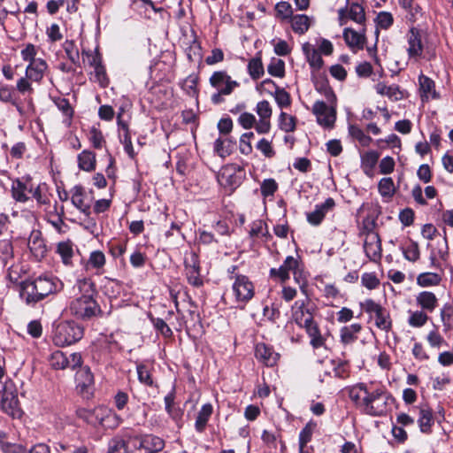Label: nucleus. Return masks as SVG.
Segmentation results:
<instances>
[{"instance_id": "obj_41", "label": "nucleus", "mask_w": 453, "mask_h": 453, "mask_svg": "<svg viewBox=\"0 0 453 453\" xmlns=\"http://www.w3.org/2000/svg\"><path fill=\"white\" fill-rule=\"evenodd\" d=\"M296 119L294 116L288 115L284 111H281L279 118L280 128L286 132L291 133L296 130Z\"/></svg>"}, {"instance_id": "obj_42", "label": "nucleus", "mask_w": 453, "mask_h": 453, "mask_svg": "<svg viewBox=\"0 0 453 453\" xmlns=\"http://www.w3.org/2000/svg\"><path fill=\"white\" fill-rule=\"evenodd\" d=\"M403 257L410 262H416L419 259L420 252L418 242L410 241V243L401 248Z\"/></svg>"}, {"instance_id": "obj_6", "label": "nucleus", "mask_w": 453, "mask_h": 453, "mask_svg": "<svg viewBox=\"0 0 453 453\" xmlns=\"http://www.w3.org/2000/svg\"><path fill=\"white\" fill-rule=\"evenodd\" d=\"M50 365L56 370H64L66 368L75 369L82 364L81 355L80 353H72L67 357L63 351H54L49 358Z\"/></svg>"}, {"instance_id": "obj_4", "label": "nucleus", "mask_w": 453, "mask_h": 453, "mask_svg": "<svg viewBox=\"0 0 453 453\" xmlns=\"http://www.w3.org/2000/svg\"><path fill=\"white\" fill-rule=\"evenodd\" d=\"M83 327L74 321H62L53 331L52 341L56 346L65 347L79 342L83 337Z\"/></svg>"}, {"instance_id": "obj_58", "label": "nucleus", "mask_w": 453, "mask_h": 453, "mask_svg": "<svg viewBox=\"0 0 453 453\" xmlns=\"http://www.w3.org/2000/svg\"><path fill=\"white\" fill-rule=\"evenodd\" d=\"M127 445L121 438H113L109 442L108 453H126Z\"/></svg>"}, {"instance_id": "obj_25", "label": "nucleus", "mask_w": 453, "mask_h": 453, "mask_svg": "<svg viewBox=\"0 0 453 453\" xmlns=\"http://www.w3.org/2000/svg\"><path fill=\"white\" fill-rule=\"evenodd\" d=\"M417 304L424 311L433 312L438 305L436 296L430 291H422L416 296Z\"/></svg>"}, {"instance_id": "obj_16", "label": "nucleus", "mask_w": 453, "mask_h": 453, "mask_svg": "<svg viewBox=\"0 0 453 453\" xmlns=\"http://www.w3.org/2000/svg\"><path fill=\"white\" fill-rule=\"evenodd\" d=\"M185 268L188 283L196 288L203 286V281L200 276V263L196 253H191L190 257L185 260Z\"/></svg>"}, {"instance_id": "obj_18", "label": "nucleus", "mask_w": 453, "mask_h": 453, "mask_svg": "<svg viewBox=\"0 0 453 453\" xmlns=\"http://www.w3.org/2000/svg\"><path fill=\"white\" fill-rule=\"evenodd\" d=\"M297 267V259L292 256H288L284 263L278 269L272 268L270 270V276L273 278H278L281 282H285L289 279V273L293 272L296 273Z\"/></svg>"}, {"instance_id": "obj_64", "label": "nucleus", "mask_w": 453, "mask_h": 453, "mask_svg": "<svg viewBox=\"0 0 453 453\" xmlns=\"http://www.w3.org/2000/svg\"><path fill=\"white\" fill-rule=\"evenodd\" d=\"M380 173L381 174H389L394 171L395 168V161L391 157H383L379 165Z\"/></svg>"}, {"instance_id": "obj_3", "label": "nucleus", "mask_w": 453, "mask_h": 453, "mask_svg": "<svg viewBox=\"0 0 453 453\" xmlns=\"http://www.w3.org/2000/svg\"><path fill=\"white\" fill-rule=\"evenodd\" d=\"M57 279L48 276H39L34 280H25L20 283L19 296L28 305H34L50 294L59 290Z\"/></svg>"}, {"instance_id": "obj_38", "label": "nucleus", "mask_w": 453, "mask_h": 453, "mask_svg": "<svg viewBox=\"0 0 453 453\" xmlns=\"http://www.w3.org/2000/svg\"><path fill=\"white\" fill-rule=\"evenodd\" d=\"M378 189L380 196L384 198H391L395 192V188L392 178H382L378 184Z\"/></svg>"}, {"instance_id": "obj_15", "label": "nucleus", "mask_w": 453, "mask_h": 453, "mask_svg": "<svg viewBox=\"0 0 453 453\" xmlns=\"http://www.w3.org/2000/svg\"><path fill=\"white\" fill-rule=\"evenodd\" d=\"M255 357L258 362L268 367H273L277 364L280 354L272 346L258 342L255 347Z\"/></svg>"}, {"instance_id": "obj_1", "label": "nucleus", "mask_w": 453, "mask_h": 453, "mask_svg": "<svg viewBox=\"0 0 453 453\" xmlns=\"http://www.w3.org/2000/svg\"><path fill=\"white\" fill-rule=\"evenodd\" d=\"M349 397L364 413L372 417L386 415L389 405L395 401L384 386L374 383H357L349 389Z\"/></svg>"}, {"instance_id": "obj_9", "label": "nucleus", "mask_w": 453, "mask_h": 453, "mask_svg": "<svg viewBox=\"0 0 453 453\" xmlns=\"http://www.w3.org/2000/svg\"><path fill=\"white\" fill-rule=\"evenodd\" d=\"M242 172L241 167L234 165L223 167L218 175V181L229 192H233L242 183Z\"/></svg>"}, {"instance_id": "obj_30", "label": "nucleus", "mask_w": 453, "mask_h": 453, "mask_svg": "<svg viewBox=\"0 0 453 453\" xmlns=\"http://www.w3.org/2000/svg\"><path fill=\"white\" fill-rule=\"evenodd\" d=\"M418 423L422 433H430L431 427L434 425V416L432 410L429 408H421L419 411V418L418 419Z\"/></svg>"}, {"instance_id": "obj_11", "label": "nucleus", "mask_w": 453, "mask_h": 453, "mask_svg": "<svg viewBox=\"0 0 453 453\" xmlns=\"http://www.w3.org/2000/svg\"><path fill=\"white\" fill-rule=\"evenodd\" d=\"M233 291L236 301L242 303L249 302L254 296L253 283L245 275H236L233 283Z\"/></svg>"}, {"instance_id": "obj_17", "label": "nucleus", "mask_w": 453, "mask_h": 453, "mask_svg": "<svg viewBox=\"0 0 453 453\" xmlns=\"http://www.w3.org/2000/svg\"><path fill=\"white\" fill-rule=\"evenodd\" d=\"M335 202L332 197H328L323 203L316 204L313 211L307 214V221L312 226H319L323 221L326 215L333 211Z\"/></svg>"}, {"instance_id": "obj_28", "label": "nucleus", "mask_w": 453, "mask_h": 453, "mask_svg": "<svg viewBox=\"0 0 453 453\" xmlns=\"http://www.w3.org/2000/svg\"><path fill=\"white\" fill-rule=\"evenodd\" d=\"M375 90L378 94L381 96H388L390 100L398 101L403 99V94L400 90L397 85H390L387 86L383 82H379L375 86Z\"/></svg>"}, {"instance_id": "obj_59", "label": "nucleus", "mask_w": 453, "mask_h": 453, "mask_svg": "<svg viewBox=\"0 0 453 453\" xmlns=\"http://www.w3.org/2000/svg\"><path fill=\"white\" fill-rule=\"evenodd\" d=\"M256 112L260 119H270L272 116V108L268 101L263 100L257 103Z\"/></svg>"}, {"instance_id": "obj_29", "label": "nucleus", "mask_w": 453, "mask_h": 453, "mask_svg": "<svg viewBox=\"0 0 453 453\" xmlns=\"http://www.w3.org/2000/svg\"><path fill=\"white\" fill-rule=\"evenodd\" d=\"M105 256L102 251L95 250L90 253V256L86 263V270H96V274H102L103 268L105 265Z\"/></svg>"}, {"instance_id": "obj_27", "label": "nucleus", "mask_w": 453, "mask_h": 453, "mask_svg": "<svg viewBox=\"0 0 453 453\" xmlns=\"http://www.w3.org/2000/svg\"><path fill=\"white\" fill-rule=\"evenodd\" d=\"M212 411L213 407L211 403H205L201 407L195 423V428L198 433H203L205 430Z\"/></svg>"}, {"instance_id": "obj_35", "label": "nucleus", "mask_w": 453, "mask_h": 453, "mask_svg": "<svg viewBox=\"0 0 453 453\" xmlns=\"http://www.w3.org/2000/svg\"><path fill=\"white\" fill-rule=\"evenodd\" d=\"M234 143L227 138H218L214 142V151L221 157H226L232 153Z\"/></svg>"}, {"instance_id": "obj_5", "label": "nucleus", "mask_w": 453, "mask_h": 453, "mask_svg": "<svg viewBox=\"0 0 453 453\" xmlns=\"http://www.w3.org/2000/svg\"><path fill=\"white\" fill-rule=\"evenodd\" d=\"M325 96L331 104V106H328L323 101H317L312 106V112L315 114L317 121L320 126L332 128L336 120V110L334 105L336 102V96L331 88H327L325 91Z\"/></svg>"}, {"instance_id": "obj_54", "label": "nucleus", "mask_w": 453, "mask_h": 453, "mask_svg": "<svg viewBox=\"0 0 453 453\" xmlns=\"http://www.w3.org/2000/svg\"><path fill=\"white\" fill-rule=\"evenodd\" d=\"M151 322L155 329L159 332L165 338H170L173 335V331L169 326L160 318H152Z\"/></svg>"}, {"instance_id": "obj_62", "label": "nucleus", "mask_w": 453, "mask_h": 453, "mask_svg": "<svg viewBox=\"0 0 453 453\" xmlns=\"http://www.w3.org/2000/svg\"><path fill=\"white\" fill-rule=\"evenodd\" d=\"M96 81H97L102 88H106L109 85V79L104 65H97L94 69Z\"/></svg>"}, {"instance_id": "obj_39", "label": "nucleus", "mask_w": 453, "mask_h": 453, "mask_svg": "<svg viewBox=\"0 0 453 453\" xmlns=\"http://www.w3.org/2000/svg\"><path fill=\"white\" fill-rule=\"evenodd\" d=\"M248 73L252 80L257 81L264 75L261 58H253L248 63Z\"/></svg>"}, {"instance_id": "obj_44", "label": "nucleus", "mask_w": 453, "mask_h": 453, "mask_svg": "<svg viewBox=\"0 0 453 453\" xmlns=\"http://www.w3.org/2000/svg\"><path fill=\"white\" fill-rule=\"evenodd\" d=\"M410 317L408 319V324L412 327H421L426 324L428 316L423 311H410Z\"/></svg>"}, {"instance_id": "obj_55", "label": "nucleus", "mask_w": 453, "mask_h": 453, "mask_svg": "<svg viewBox=\"0 0 453 453\" xmlns=\"http://www.w3.org/2000/svg\"><path fill=\"white\" fill-rule=\"evenodd\" d=\"M303 327L305 328L308 335L311 338L320 334L318 325L314 322L311 314H308L303 321Z\"/></svg>"}, {"instance_id": "obj_40", "label": "nucleus", "mask_w": 453, "mask_h": 453, "mask_svg": "<svg viewBox=\"0 0 453 453\" xmlns=\"http://www.w3.org/2000/svg\"><path fill=\"white\" fill-rule=\"evenodd\" d=\"M4 433L0 432V449L3 453H25L26 448L19 443H14L4 439Z\"/></svg>"}, {"instance_id": "obj_13", "label": "nucleus", "mask_w": 453, "mask_h": 453, "mask_svg": "<svg viewBox=\"0 0 453 453\" xmlns=\"http://www.w3.org/2000/svg\"><path fill=\"white\" fill-rule=\"evenodd\" d=\"M2 410L12 417L19 415L18 395L15 390L11 389L7 384L3 387V393L0 400Z\"/></svg>"}, {"instance_id": "obj_61", "label": "nucleus", "mask_w": 453, "mask_h": 453, "mask_svg": "<svg viewBox=\"0 0 453 453\" xmlns=\"http://www.w3.org/2000/svg\"><path fill=\"white\" fill-rule=\"evenodd\" d=\"M256 147L266 157L271 158L275 155V151L272 147L271 142L266 140L265 138L261 139L257 142Z\"/></svg>"}, {"instance_id": "obj_8", "label": "nucleus", "mask_w": 453, "mask_h": 453, "mask_svg": "<svg viewBox=\"0 0 453 453\" xmlns=\"http://www.w3.org/2000/svg\"><path fill=\"white\" fill-rule=\"evenodd\" d=\"M363 234L365 238L364 242V250L371 261L378 262L381 258V241L379 234L372 229L365 227Z\"/></svg>"}, {"instance_id": "obj_10", "label": "nucleus", "mask_w": 453, "mask_h": 453, "mask_svg": "<svg viewBox=\"0 0 453 453\" xmlns=\"http://www.w3.org/2000/svg\"><path fill=\"white\" fill-rule=\"evenodd\" d=\"M210 84L220 93L224 95H230L235 88L240 86V83L226 73V71H216L210 77Z\"/></svg>"}, {"instance_id": "obj_47", "label": "nucleus", "mask_w": 453, "mask_h": 453, "mask_svg": "<svg viewBox=\"0 0 453 453\" xmlns=\"http://www.w3.org/2000/svg\"><path fill=\"white\" fill-rule=\"evenodd\" d=\"M440 281L441 277L434 273H424L418 277V284L421 287L435 286L438 285Z\"/></svg>"}, {"instance_id": "obj_48", "label": "nucleus", "mask_w": 453, "mask_h": 453, "mask_svg": "<svg viewBox=\"0 0 453 453\" xmlns=\"http://www.w3.org/2000/svg\"><path fill=\"white\" fill-rule=\"evenodd\" d=\"M260 190L262 196L265 197L273 196L278 190V183L273 178L265 179L260 185Z\"/></svg>"}, {"instance_id": "obj_7", "label": "nucleus", "mask_w": 453, "mask_h": 453, "mask_svg": "<svg viewBox=\"0 0 453 453\" xmlns=\"http://www.w3.org/2000/svg\"><path fill=\"white\" fill-rule=\"evenodd\" d=\"M76 389L86 399L94 394V375L88 366L81 367L75 375Z\"/></svg>"}, {"instance_id": "obj_49", "label": "nucleus", "mask_w": 453, "mask_h": 453, "mask_svg": "<svg viewBox=\"0 0 453 453\" xmlns=\"http://www.w3.org/2000/svg\"><path fill=\"white\" fill-rule=\"evenodd\" d=\"M0 101L16 104L15 88L7 84H0Z\"/></svg>"}, {"instance_id": "obj_2", "label": "nucleus", "mask_w": 453, "mask_h": 453, "mask_svg": "<svg viewBox=\"0 0 453 453\" xmlns=\"http://www.w3.org/2000/svg\"><path fill=\"white\" fill-rule=\"evenodd\" d=\"M73 290L78 291L80 296L75 297L69 303V311L72 315L77 319L86 320L101 312V308L94 298L95 284L90 279L77 280Z\"/></svg>"}, {"instance_id": "obj_46", "label": "nucleus", "mask_w": 453, "mask_h": 453, "mask_svg": "<svg viewBox=\"0 0 453 453\" xmlns=\"http://www.w3.org/2000/svg\"><path fill=\"white\" fill-rule=\"evenodd\" d=\"M138 380L141 383L148 387H152L154 381L151 377V372L149 367L143 364H139L136 366Z\"/></svg>"}, {"instance_id": "obj_60", "label": "nucleus", "mask_w": 453, "mask_h": 453, "mask_svg": "<svg viewBox=\"0 0 453 453\" xmlns=\"http://www.w3.org/2000/svg\"><path fill=\"white\" fill-rule=\"evenodd\" d=\"M361 282H362V285L365 286L368 289H374L380 284L379 279L373 273H364L361 277Z\"/></svg>"}, {"instance_id": "obj_12", "label": "nucleus", "mask_w": 453, "mask_h": 453, "mask_svg": "<svg viewBox=\"0 0 453 453\" xmlns=\"http://www.w3.org/2000/svg\"><path fill=\"white\" fill-rule=\"evenodd\" d=\"M108 410L103 406H97L94 409L78 407L75 411L78 418L93 426L103 424L104 418L108 417Z\"/></svg>"}, {"instance_id": "obj_45", "label": "nucleus", "mask_w": 453, "mask_h": 453, "mask_svg": "<svg viewBox=\"0 0 453 453\" xmlns=\"http://www.w3.org/2000/svg\"><path fill=\"white\" fill-rule=\"evenodd\" d=\"M349 18L358 24L364 23L365 20L364 7L357 3H351L349 10Z\"/></svg>"}, {"instance_id": "obj_57", "label": "nucleus", "mask_w": 453, "mask_h": 453, "mask_svg": "<svg viewBox=\"0 0 453 453\" xmlns=\"http://www.w3.org/2000/svg\"><path fill=\"white\" fill-rule=\"evenodd\" d=\"M274 98L277 104L280 108L288 107L290 105V96L284 88H276L274 92Z\"/></svg>"}, {"instance_id": "obj_63", "label": "nucleus", "mask_w": 453, "mask_h": 453, "mask_svg": "<svg viewBox=\"0 0 453 453\" xmlns=\"http://www.w3.org/2000/svg\"><path fill=\"white\" fill-rule=\"evenodd\" d=\"M238 123L245 129H250L256 124V117L250 112H243L238 118Z\"/></svg>"}, {"instance_id": "obj_23", "label": "nucleus", "mask_w": 453, "mask_h": 453, "mask_svg": "<svg viewBox=\"0 0 453 453\" xmlns=\"http://www.w3.org/2000/svg\"><path fill=\"white\" fill-rule=\"evenodd\" d=\"M302 49L311 67L315 70H319L324 64L319 51L310 42L303 43Z\"/></svg>"}, {"instance_id": "obj_21", "label": "nucleus", "mask_w": 453, "mask_h": 453, "mask_svg": "<svg viewBox=\"0 0 453 453\" xmlns=\"http://www.w3.org/2000/svg\"><path fill=\"white\" fill-rule=\"evenodd\" d=\"M408 44L407 51L410 58H418L422 55L423 44L418 30L415 28L410 30L408 34Z\"/></svg>"}, {"instance_id": "obj_53", "label": "nucleus", "mask_w": 453, "mask_h": 453, "mask_svg": "<svg viewBox=\"0 0 453 453\" xmlns=\"http://www.w3.org/2000/svg\"><path fill=\"white\" fill-rule=\"evenodd\" d=\"M275 11H276V16L282 19H287L293 17L292 16V13H293L292 6L288 2L282 1V2L278 3L275 6Z\"/></svg>"}, {"instance_id": "obj_14", "label": "nucleus", "mask_w": 453, "mask_h": 453, "mask_svg": "<svg viewBox=\"0 0 453 453\" xmlns=\"http://www.w3.org/2000/svg\"><path fill=\"white\" fill-rule=\"evenodd\" d=\"M70 193L73 205L88 217L90 215L91 199L88 197L84 188L76 185L71 189Z\"/></svg>"}, {"instance_id": "obj_33", "label": "nucleus", "mask_w": 453, "mask_h": 453, "mask_svg": "<svg viewBox=\"0 0 453 453\" xmlns=\"http://www.w3.org/2000/svg\"><path fill=\"white\" fill-rule=\"evenodd\" d=\"M418 83L422 97L428 98L429 96H432L434 98L436 97L435 84L432 79L424 74H420Z\"/></svg>"}, {"instance_id": "obj_34", "label": "nucleus", "mask_w": 453, "mask_h": 453, "mask_svg": "<svg viewBox=\"0 0 453 453\" xmlns=\"http://www.w3.org/2000/svg\"><path fill=\"white\" fill-rule=\"evenodd\" d=\"M375 325L380 330L388 332L392 328V321L389 312L382 307L375 313Z\"/></svg>"}, {"instance_id": "obj_43", "label": "nucleus", "mask_w": 453, "mask_h": 453, "mask_svg": "<svg viewBox=\"0 0 453 453\" xmlns=\"http://www.w3.org/2000/svg\"><path fill=\"white\" fill-rule=\"evenodd\" d=\"M13 258V247L12 242L7 239L0 240V260L4 265H7Z\"/></svg>"}, {"instance_id": "obj_22", "label": "nucleus", "mask_w": 453, "mask_h": 453, "mask_svg": "<svg viewBox=\"0 0 453 453\" xmlns=\"http://www.w3.org/2000/svg\"><path fill=\"white\" fill-rule=\"evenodd\" d=\"M346 44L351 49L363 50L365 43V36L352 28L346 27L342 34Z\"/></svg>"}, {"instance_id": "obj_26", "label": "nucleus", "mask_w": 453, "mask_h": 453, "mask_svg": "<svg viewBox=\"0 0 453 453\" xmlns=\"http://www.w3.org/2000/svg\"><path fill=\"white\" fill-rule=\"evenodd\" d=\"M362 326L358 323L350 326H345L340 330V338L342 343L347 345L355 342L357 340V334L361 331Z\"/></svg>"}, {"instance_id": "obj_56", "label": "nucleus", "mask_w": 453, "mask_h": 453, "mask_svg": "<svg viewBox=\"0 0 453 453\" xmlns=\"http://www.w3.org/2000/svg\"><path fill=\"white\" fill-rule=\"evenodd\" d=\"M394 22L393 15L388 12H380L376 18L377 26L381 29L389 28Z\"/></svg>"}, {"instance_id": "obj_20", "label": "nucleus", "mask_w": 453, "mask_h": 453, "mask_svg": "<svg viewBox=\"0 0 453 453\" xmlns=\"http://www.w3.org/2000/svg\"><path fill=\"white\" fill-rule=\"evenodd\" d=\"M48 68V65L45 60L42 58H36L33 60L27 65L26 69V76L27 79L39 82L43 78V74Z\"/></svg>"}, {"instance_id": "obj_37", "label": "nucleus", "mask_w": 453, "mask_h": 453, "mask_svg": "<svg viewBox=\"0 0 453 453\" xmlns=\"http://www.w3.org/2000/svg\"><path fill=\"white\" fill-rule=\"evenodd\" d=\"M64 50L66 54L67 58L71 61V63L80 67V55L79 50L73 41L66 40L63 44Z\"/></svg>"}, {"instance_id": "obj_31", "label": "nucleus", "mask_w": 453, "mask_h": 453, "mask_svg": "<svg viewBox=\"0 0 453 453\" xmlns=\"http://www.w3.org/2000/svg\"><path fill=\"white\" fill-rule=\"evenodd\" d=\"M78 165L81 170L91 172L96 167V155L88 150H83L78 155Z\"/></svg>"}, {"instance_id": "obj_52", "label": "nucleus", "mask_w": 453, "mask_h": 453, "mask_svg": "<svg viewBox=\"0 0 453 453\" xmlns=\"http://www.w3.org/2000/svg\"><path fill=\"white\" fill-rule=\"evenodd\" d=\"M57 251L60 255L65 265H69L71 263L73 251L72 246L68 242L58 243Z\"/></svg>"}, {"instance_id": "obj_32", "label": "nucleus", "mask_w": 453, "mask_h": 453, "mask_svg": "<svg viewBox=\"0 0 453 453\" xmlns=\"http://www.w3.org/2000/svg\"><path fill=\"white\" fill-rule=\"evenodd\" d=\"M311 26V19L307 15L298 14L291 18V27L295 33L303 35Z\"/></svg>"}, {"instance_id": "obj_24", "label": "nucleus", "mask_w": 453, "mask_h": 453, "mask_svg": "<svg viewBox=\"0 0 453 453\" xmlns=\"http://www.w3.org/2000/svg\"><path fill=\"white\" fill-rule=\"evenodd\" d=\"M33 191V185L31 183L22 182L19 180L13 182L12 187V197L20 203H25L29 199L27 194Z\"/></svg>"}, {"instance_id": "obj_51", "label": "nucleus", "mask_w": 453, "mask_h": 453, "mask_svg": "<svg viewBox=\"0 0 453 453\" xmlns=\"http://www.w3.org/2000/svg\"><path fill=\"white\" fill-rule=\"evenodd\" d=\"M304 302L296 301L293 308L296 310L293 313V318L295 321L302 327H303L304 319L308 314H311L308 310L304 309Z\"/></svg>"}, {"instance_id": "obj_19", "label": "nucleus", "mask_w": 453, "mask_h": 453, "mask_svg": "<svg viewBox=\"0 0 453 453\" xmlns=\"http://www.w3.org/2000/svg\"><path fill=\"white\" fill-rule=\"evenodd\" d=\"M165 448V441L154 434H144L139 438L138 449H144L145 453H158Z\"/></svg>"}, {"instance_id": "obj_50", "label": "nucleus", "mask_w": 453, "mask_h": 453, "mask_svg": "<svg viewBox=\"0 0 453 453\" xmlns=\"http://www.w3.org/2000/svg\"><path fill=\"white\" fill-rule=\"evenodd\" d=\"M269 74L274 77L282 78L285 74V64L281 59H273L267 66Z\"/></svg>"}, {"instance_id": "obj_36", "label": "nucleus", "mask_w": 453, "mask_h": 453, "mask_svg": "<svg viewBox=\"0 0 453 453\" xmlns=\"http://www.w3.org/2000/svg\"><path fill=\"white\" fill-rule=\"evenodd\" d=\"M349 134L355 140L358 141L361 146L367 147L372 142V138L365 134L364 131L357 125H349Z\"/></svg>"}]
</instances>
